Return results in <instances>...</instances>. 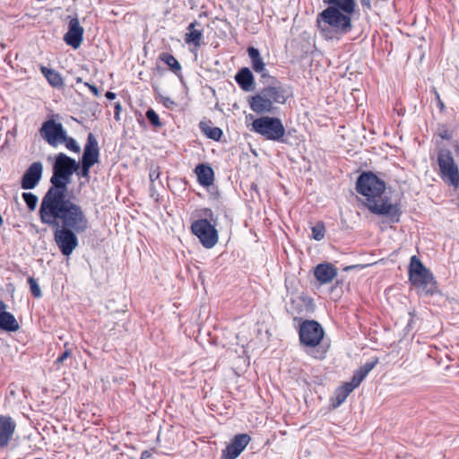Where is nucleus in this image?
Instances as JSON below:
<instances>
[{
	"label": "nucleus",
	"mask_w": 459,
	"mask_h": 459,
	"mask_svg": "<svg viewBox=\"0 0 459 459\" xmlns=\"http://www.w3.org/2000/svg\"><path fill=\"white\" fill-rule=\"evenodd\" d=\"M39 134L48 143H76L75 140L67 136L63 125L53 118L42 124Z\"/></svg>",
	"instance_id": "9b49d317"
},
{
	"label": "nucleus",
	"mask_w": 459,
	"mask_h": 459,
	"mask_svg": "<svg viewBox=\"0 0 459 459\" xmlns=\"http://www.w3.org/2000/svg\"><path fill=\"white\" fill-rule=\"evenodd\" d=\"M79 169V163L65 153H58L53 163L50 186L42 197L39 206L78 204L68 196V186L72 176Z\"/></svg>",
	"instance_id": "f03ea898"
},
{
	"label": "nucleus",
	"mask_w": 459,
	"mask_h": 459,
	"mask_svg": "<svg viewBox=\"0 0 459 459\" xmlns=\"http://www.w3.org/2000/svg\"><path fill=\"white\" fill-rule=\"evenodd\" d=\"M160 60L169 66L172 72L178 74L181 70L179 62L170 54L162 53L160 56Z\"/></svg>",
	"instance_id": "cd10ccee"
},
{
	"label": "nucleus",
	"mask_w": 459,
	"mask_h": 459,
	"mask_svg": "<svg viewBox=\"0 0 459 459\" xmlns=\"http://www.w3.org/2000/svg\"><path fill=\"white\" fill-rule=\"evenodd\" d=\"M6 307V304L3 300H0V315L2 313H8L7 311H5Z\"/></svg>",
	"instance_id": "c03bdc74"
},
{
	"label": "nucleus",
	"mask_w": 459,
	"mask_h": 459,
	"mask_svg": "<svg viewBox=\"0 0 459 459\" xmlns=\"http://www.w3.org/2000/svg\"><path fill=\"white\" fill-rule=\"evenodd\" d=\"M433 91H434V94H435V97H436V100L437 102V106L440 108V110L443 111L445 108L444 102L441 100L439 93L437 91V90L435 88L433 89Z\"/></svg>",
	"instance_id": "ea45409f"
},
{
	"label": "nucleus",
	"mask_w": 459,
	"mask_h": 459,
	"mask_svg": "<svg viewBox=\"0 0 459 459\" xmlns=\"http://www.w3.org/2000/svg\"><path fill=\"white\" fill-rule=\"evenodd\" d=\"M160 176V168L158 166L152 165L150 173H149V178L151 181V189L152 190L154 188L153 182L157 180Z\"/></svg>",
	"instance_id": "72a5a7b5"
},
{
	"label": "nucleus",
	"mask_w": 459,
	"mask_h": 459,
	"mask_svg": "<svg viewBox=\"0 0 459 459\" xmlns=\"http://www.w3.org/2000/svg\"><path fill=\"white\" fill-rule=\"evenodd\" d=\"M197 24V22H191L187 27V32L185 37L186 42L187 44H193L195 47L201 46L203 38V31L195 28Z\"/></svg>",
	"instance_id": "4be33fe9"
},
{
	"label": "nucleus",
	"mask_w": 459,
	"mask_h": 459,
	"mask_svg": "<svg viewBox=\"0 0 459 459\" xmlns=\"http://www.w3.org/2000/svg\"><path fill=\"white\" fill-rule=\"evenodd\" d=\"M248 56L251 59L252 68L255 73L261 74V76L267 77L268 74L265 70V64L263 61L259 50L254 47H249L247 48Z\"/></svg>",
	"instance_id": "aec40b11"
},
{
	"label": "nucleus",
	"mask_w": 459,
	"mask_h": 459,
	"mask_svg": "<svg viewBox=\"0 0 459 459\" xmlns=\"http://www.w3.org/2000/svg\"><path fill=\"white\" fill-rule=\"evenodd\" d=\"M129 459H134V458L130 457Z\"/></svg>",
	"instance_id": "864d4df0"
},
{
	"label": "nucleus",
	"mask_w": 459,
	"mask_h": 459,
	"mask_svg": "<svg viewBox=\"0 0 459 459\" xmlns=\"http://www.w3.org/2000/svg\"><path fill=\"white\" fill-rule=\"evenodd\" d=\"M312 238L316 240H322L325 236V226L323 221H317L316 225L311 228Z\"/></svg>",
	"instance_id": "c85d7f7f"
},
{
	"label": "nucleus",
	"mask_w": 459,
	"mask_h": 459,
	"mask_svg": "<svg viewBox=\"0 0 459 459\" xmlns=\"http://www.w3.org/2000/svg\"><path fill=\"white\" fill-rule=\"evenodd\" d=\"M87 143H97L93 135L91 134H88V141Z\"/></svg>",
	"instance_id": "49530a36"
},
{
	"label": "nucleus",
	"mask_w": 459,
	"mask_h": 459,
	"mask_svg": "<svg viewBox=\"0 0 459 459\" xmlns=\"http://www.w3.org/2000/svg\"><path fill=\"white\" fill-rule=\"evenodd\" d=\"M106 97L107 99L108 100H114L116 98V94L114 92H111V91H108L106 93Z\"/></svg>",
	"instance_id": "de8ad7c7"
},
{
	"label": "nucleus",
	"mask_w": 459,
	"mask_h": 459,
	"mask_svg": "<svg viewBox=\"0 0 459 459\" xmlns=\"http://www.w3.org/2000/svg\"><path fill=\"white\" fill-rule=\"evenodd\" d=\"M68 343L65 344V350L57 357L56 364H62L64 361L72 355L70 349L67 348Z\"/></svg>",
	"instance_id": "c9c22d12"
},
{
	"label": "nucleus",
	"mask_w": 459,
	"mask_h": 459,
	"mask_svg": "<svg viewBox=\"0 0 459 459\" xmlns=\"http://www.w3.org/2000/svg\"><path fill=\"white\" fill-rule=\"evenodd\" d=\"M317 24L321 33L327 39H339L352 28L350 15L342 13L334 7H327L320 13Z\"/></svg>",
	"instance_id": "7ed1b4c3"
},
{
	"label": "nucleus",
	"mask_w": 459,
	"mask_h": 459,
	"mask_svg": "<svg viewBox=\"0 0 459 459\" xmlns=\"http://www.w3.org/2000/svg\"><path fill=\"white\" fill-rule=\"evenodd\" d=\"M16 422L7 415L0 416V449L8 446L15 432Z\"/></svg>",
	"instance_id": "dca6fc26"
},
{
	"label": "nucleus",
	"mask_w": 459,
	"mask_h": 459,
	"mask_svg": "<svg viewBox=\"0 0 459 459\" xmlns=\"http://www.w3.org/2000/svg\"><path fill=\"white\" fill-rule=\"evenodd\" d=\"M27 281L30 285V290L31 292V295L34 298L39 299L42 297V291L37 281L33 277L29 276L27 279Z\"/></svg>",
	"instance_id": "7c9ffc66"
},
{
	"label": "nucleus",
	"mask_w": 459,
	"mask_h": 459,
	"mask_svg": "<svg viewBox=\"0 0 459 459\" xmlns=\"http://www.w3.org/2000/svg\"><path fill=\"white\" fill-rule=\"evenodd\" d=\"M83 28L80 25L77 18L70 20L68 24V31L65 33L64 39L67 45L74 48H78L82 41Z\"/></svg>",
	"instance_id": "2eb2a0df"
},
{
	"label": "nucleus",
	"mask_w": 459,
	"mask_h": 459,
	"mask_svg": "<svg viewBox=\"0 0 459 459\" xmlns=\"http://www.w3.org/2000/svg\"><path fill=\"white\" fill-rule=\"evenodd\" d=\"M410 283L418 293L427 297L438 292L437 282L433 273L428 269L417 255H412L408 267Z\"/></svg>",
	"instance_id": "39448f33"
},
{
	"label": "nucleus",
	"mask_w": 459,
	"mask_h": 459,
	"mask_svg": "<svg viewBox=\"0 0 459 459\" xmlns=\"http://www.w3.org/2000/svg\"><path fill=\"white\" fill-rule=\"evenodd\" d=\"M337 274V268L330 263L318 264L314 269V276L321 285L330 283Z\"/></svg>",
	"instance_id": "f3484780"
},
{
	"label": "nucleus",
	"mask_w": 459,
	"mask_h": 459,
	"mask_svg": "<svg viewBox=\"0 0 459 459\" xmlns=\"http://www.w3.org/2000/svg\"><path fill=\"white\" fill-rule=\"evenodd\" d=\"M146 117L154 126H160V122L158 114L153 109H149L146 112Z\"/></svg>",
	"instance_id": "f704fd0d"
},
{
	"label": "nucleus",
	"mask_w": 459,
	"mask_h": 459,
	"mask_svg": "<svg viewBox=\"0 0 459 459\" xmlns=\"http://www.w3.org/2000/svg\"><path fill=\"white\" fill-rule=\"evenodd\" d=\"M76 82H82V78H80V77L76 78Z\"/></svg>",
	"instance_id": "3c124183"
},
{
	"label": "nucleus",
	"mask_w": 459,
	"mask_h": 459,
	"mask_svg": "<svg viewBox=\"0 0 459 459\" xmlns=\"http://www.w3.org/2000/svg\"><path fill=\"white\" fill-rule=\"evenodd\" d=\"M79 168L81 169L78 172V175L82 178H89V172L91 166H88L87 163L81 161L79 164Z\"/></svg>",
	"instance_id": "e433bc0d"
},
{
	"label": "nucleus",
	"mask_w": 459,
	"mask_h": 459,
	"mask_svg": "<svg viewBox=\"0 0 459 459\" xmlns=\"http://www.w3.org/2000/svg\"><path fill=\"white\" fill-rule=\"evenodd\" d=\"M437 164L440 177L448 186H459V169L455 164L452 153L446 150H440L437 153Z\"/></svg>",
	"instance_id": "1a4fd4ad"
},
{
	"label": "nucleus",
	"mask_w": 459,
	"mask_h": 459,
	"mask_svg": "<svg viewBox=\"0 0 459 459\" xmlns=\"http://www.w3.org/2000/svg\"><path fill=\"white\" fill-rule=\"evenodd\" d=\"M198 183L203 186H209L213 183L214 173L212 169L205 164H198L195 169Z\"/></svg>",
	"instance_id": "6ab92c4d"
},
{
	"label": "nucleus",
	"mask_w": 459,
	"mask_h": 459,
	"mask_svg": "<svg viewBox=\"0 0 459 459\" xmlns=\"http://www.w3.org/2000/svg\"><path fill=\"white\" fill-rule=\"evenodd\" d=\"M385 182L372 171H363L356 180L355 189L366 198V207L381 198L385 190Z\"/></svg>",
	"instance_id": "6e6552de"
},
{
	"label": "nucleus",
	"mask_w": 459,
	"mask_h": 459,
	"mask_svg": "<svg viewBox=\"0 0 459 459\" xmlns=\"http://www.w3.org/2000/svg\"><path fill=\"white\" fill-rule=\"evenodd\" d=\"M200 128L207 137L213 141H219L222 134V131L219 127H212L206 122H201Z\"/></svg>",
	"instance_id": "bb28decb"
},
{
	"label": "nucleus",
	"mask_w": 459,
	"mask_h": 459,
	"mask_svg": "<svg viewBox=\"0 0 459 459\" xmlns=\"http://www.w3.org/2000/svg\"><path fill=\"white\" fill-rule=\"evenodd\" d=\"M340 389L343 391L346 394H350L355 388H357L351 381L344 382L341 386H339Z\"/></svg>",
	"instance_id": "4c0bfd02"
},
{
	"label": "nucleus",
	"mask_w": 459,
	"mask_h": 459,
	"mask_svg": "<svg viewBox=\"0 0 459 459\" xmlns=\"http://www.w3.org/2000/svg\"><path fill=\"white\" fill-rule=\"evenodd\" d=\"M20 325L14 316L8 313H2L0 315V329L5 332H16Z\"/></svg>",
	"instance_id": "b1692460"
},
{
	"label": "nucleus",
	"mask_w": 459,
	"mask_h": 459,
	"mask_svg": "<svg viewBox=\"0 0 459 459\" xmlns=\"http://www.w3.org/2000/svg\"><path fill=\"white\" fill-rule=\"evenodd\" d=\"M151 453L148 450H144L142 452L141 458L140 459H147L151 457Z\"/></svg>",
	"instance_id": "a18cd8bd"
},
{
	"label": "nucleus",
	"mask_w": 459,
	"mask_h": 459,
	"mask_svg": "<svg viewBox=\"0 0 459 459\" xmlns=\"http://www.w3.org/2000/svg\"><path fill=\"white\" fill-rule=\"evenodd\" d=\"M300 345L307 349H312L307 353L316 359H324L327 353V349L321 346L325 336L323 326L316 320L305 319L299 324L298 330Z\"/></svg>",
	"instance_id": "20e7f679"
},
{
	"label": "nucleus",
	"mask_w": 459,
	"mask_h": 459,
	"mask_svg": "<svg viewBox=\"0 0 459 459\" xmlns=\"http://www.w3.org/2000/svg\"><path fill=\"white\" fill-rule=\"evenodd\" d=\"M70 151L74 152H79L81 148L80 145H65Z\"/></svg>",
	"instance_id": "37998d69"
},
{
	"label": "nucleus",
	"mask_w": 459,
	"mask_h": 459,
	"mask_svg": "<svg viewBox=\"0 0 459 459\" xmlns=\"http://www.w3.org/2000/svg\"><path fill=\"white\" fill-rule=\"evenodd\" d=\"M250 441L251 437L248 434L241 433L235 435L222 450L221 459L238 458Z\"/></svg>",
	"instance_id": "ddd939ff"
},
{
	"label": "nucleus",
	"mask_w": 459,
	"mask_h": 459,
	"mask_svg": "<svg viewBox=\"0 0 459 459\" xmlns=\"http://www.w3.org/2000/svg\"><path fill=\"white\" fill-rule=\"evenodd\" d=\"M85 85L87 87H89V89L94 94V96L99 97L100 95V92L99 89L96 86L91 85V84H90L88 82H86Z\"/></svg>",
	"instance_id": "79ce46f5"
},
{
	"label": "nucleus",
	"mask_w": 459,
	"mask_h": 459,
	"mask_svg": "<svg viewBox=\"0 0 459 459\" xmlns=\"http://www.w3.org/2000/svg\"><path fill=\"white\" fill-rule=\"evenodd\" d=\"M204 218L195 220L192 222L191 232L199 239L202 246L205 248H212L219 240V233L216 229L218 217H216L210 208H204L201 211Z\"/></svg>",
	"instance_id": "423d86ee"
},
{
	"label": "nucleus",
	"mask_w": 459,
	"mask_h": 459,
	"mask_svg": "<svg viewBox=\"0 0 459 459\" xmlns=\"http://www.w3.org/2000/svg\"><path fill=\"white\" fill-rule=\"evenodd\" d=\"M39 216L42 224L54 230V241L65 256L78 247L77 235L90 228L89 218L80 204L39 206Z\"/></svg>",
	"instance_id": "f257e3e1"
},
{
	"label": "nucleus",
	"mask_w": 459,
	"mask_h": 459,
	"mask_svg": "<svg viewBox=\"0 0 459 459\" xmlns=\"http://www.w3.org/2000/svg\"><path fill=\"white\" fill-rule=\"evenodd\" d=\"M22 199L30 211H34L38 204V196L30 192L22 193Z\"/></svg>",
	"instance_id": "c756f323"
},
{
	"label": "nucleus",
	"mask_w": 459,
	"mask_h": 459,
	"mask_svg": "<svg viewBox=\"0 0 459 459\" xmlns=\"http://www.w3.org/2000/svg\"><path fill=\"white\" fill-rule=\"evenodd\" d=\"M285 100L284 91L281 87L269 86L250 97L248 102L254 112L263 114L273 112V103H284Z\"/></svg>",
	"instance_id": "0eeeda50"
},
{
	"label": "nucleus",
	"mask_w": 459,
	"mask_h": 459,
	"mask_svg": "<svg viewBox=\"0 0 459 459\" xmlns=\"http://www.w3.org/2000/svg\"><path fill=\"white\" fill-rule=\"evenodd\" d=\"M365 267H366L365 264H353V265H349V266L344 267L343 271L349 272V271H351L354 269H363Z\"/></svg>",
	"instance_id": "a19ab883"
},
{
	"label": "nucleus",
	"mask_w": 459,
	"mask_h": 459,
	"mask_svg": "<svg viewBox=\"0 0 459 459\" xmlns=\"http://www.w3.org/2000/svg\"><path fill=\"white\" fill-rule=\"evenodd\" d=\"M160 101L167 108L173 109L177 106L176 102L169 97H160Z\"/></svg>",
	"instance_id": "58836bf2"
},
{
	"label": "nucleus",
	"mask_w": 459,
	"mask_h": 459,
	"mask_svg": "<svg viewBox=\"0 0 459 459\" xmlns=\"http://www.w3.org/2000/svg\"><path fill=\"white\" fill-rule=\"evenodd\" d=\"M252 126L255 132L273 141L280 140L285 132L281 120L275 117H262L254 120Z\"/></svg>",
	"instance_id": "9d476101"
},
{
	"label": "nucleus",
	"mask_w": 459,
	"mask_h": 459,
	"mask_svg": "<svg viewBox=\"0 0 459 459\" xmlns=\"http://www.w3.org/2000/svg\"><path fill=\"white\" fill-rule=\"evenodd\" d=\"M436 134L444 141H450L453 139V132L445 126H438Z\"/></svg>",
	"instance_id": "2f4dec72"
},
{
	"label": "nucleus",
	"mask_w": 459,
	"mask_h": 459,
	"mask_svg": "<svg viewBox=\"0 0 459 459\" xmlns=\"http://www.w3.org/2000/svg\"><path fill=\"white\" fill-rule=\"evenodd\" d=\"M100 149L98 145H84L81 161L85 162L88 166H93L99 162Z\"/></svg>",
	"instance_id": "5701e85b"
},
{
	"label": "nucleus",
	"mask_w": 459,
	"mask_h": 459,
	"mask_svg": "<svg viewBox=\"0 0 459 459\" xmlns=\"http://www.w3.org/2000/svg\"><path fill=\"white\" fill-rule=\"evenodd\" d=\"M235 80L243 91H249L252 90L254 85V76L249 68L244 67L240 69L236 74Z\"/></svg>",
	"instance_id": "412c9836"
},
{
	"label": "nucleus",
	"mask_w": 459,
	"mask_h": 459,
	"mask_svg": "<svg viewBox=\"0 0 459 459\" xmlns=\"http://www.w3.org/2000/svg\"><path fill=\"white\" fill-rule=\"evenodd\" d=\"M116 109H117V112H116V117H117V116H118V111L120 110V105L119 104H117Z\"/></svg>",
	"instance_id": "8fccbe9b"
},
{
	"label": "nucleus",
	"mask_w": 459,
	"mask_h": 459,
	"mask_svg": "<svg viewBox=\"0 0 459 459\" xmlns=\"http://www.w3.org/2000/svg\"><path fill=\"white\" fill-rule=\"evenodd\" d=\"M457 146V152L459 154V145H456Z\"/></svg>",
	"instance_id": "603ef678"
},
{
	"label": "nucleus",
	"mask_w": 459,
	"mask_h": 459,
	"mask_svg": "<svg viewBox=\"0 0 459 459\" xmlns=\"http://www.w3.org/2000/svg\"><path fill=\"white\" fill-rule=\"evenodd\" d=\"M360 2L363 6H367L368 8L371 7L370 0H360Z\"/></svg>",
	"instance_id": "09e8293b"
},
{
	"label": "nucleus",
	"mask_w": 459,
	"mask_h": 459,
	"mask_svg": "<svg viewBox=\"0 0 459 459\" xmlns=\"http://www.w3.org/2000/svg\"><path fill=\"white\" fill-rule=\"evenodd\" d=\"M40 70L49 84L53 87L60 88L64 86V80L58 72L45 66H41Z\"/></svg>",
	"instance_id": "a878e982"
},
{
	"label": "nucleus",
	"mask_w": 459,
	"mask_h": 459,
	"mask_svg": "<svg viewBox=\"0 0 459 459\" xmlns=\"http://www.w3.org/2000/svg\"><path fill=\"white\" fill-rule=\"evenodd\" d=\"M335 397H334V403H333V407H338L340 406L342 403H344V401L347 399V397L349 396L348 394H346L345 393H343V391L342 389H340L339 387L335 390V394H334Z\"/></svg>",
	"instance_id": "473e14b6"
},
{
	"label": "nucleus",
	"mask_w": 459,
	"mask_h": 459,
	"mask_svg": "<svg viewBox=\"0 0 459 459\" xmlns=\"http://www.w3.org/2000/svg\"><path fill=\"white\" fill-rule=\"evenodd\" d=\"M330 6L337 8L342 13L351 15L355 10V0H329Z\"/></svg>",
	"instance_id": "393cba45"
},
{
	"label": "nucleus",
	"mask_w": 459,
	"mask_h": 459,
	"mask_svg": "<svg viewBox=\"0 0 459 459\" xmlns=\"http://www.w3.org/2000/svg\"><path fill=\"white\" fill-rule=\"evenodd\" d=\"M43 173V165L35 161L29 166L21 178V187L24 190L34 189L39 183Z\"/></svg>",
	"instance_id": "4468645a"
},
{
	"label": "nucleus",
	"mask_w": 459,
	"mask_h": 459,
	"mask_svg": "<svg viewBox=\"0 0 459 459\" xmlns=\"http://www.w3.org/2000/svg\"><path fill=\"white\" fill-rule=\"evenodd\" d=\"M378 358L375 357L371 360L367 361L364 365L359 367L354 373L351 382L358 387L360 383L365 379L368 374L377 365Z\"/></svg>",
	"instance_id": "a211bd4d"
},
{
	"label": "nucleus",
	"mask_w": 459,
	"mask_h": 459,
	"mask_svg": "<svg viewBox=\"0 0 459 459\" xmlns=\"http://www.w3.org/2000/svg\"><path fill=\"white\" fill-rule=\"evenodd\" d=\"M367 208L374 214L386 217L391 223H397L400 221L402 210L399 204H392L388 197L381 199L378 203L377 200L367 206Z\"/></svg>",
	"instance_id": "f8f14e48"
}]
</instances>
